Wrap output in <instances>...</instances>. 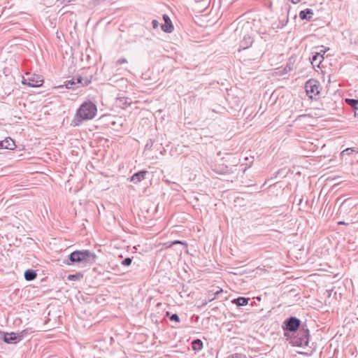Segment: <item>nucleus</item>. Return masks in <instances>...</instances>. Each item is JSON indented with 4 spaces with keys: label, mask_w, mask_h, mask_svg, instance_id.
Wrapping results in <instances>:
<instances>
[{
    "label": "nucleus",
    "mask_w": 358,
    "mask_h": 358,
    "mask_svg": "<svg viewBox=\"0 0 358 358\" xmlns=\"http://www.w3.org/2000/svg\"><path fill=\"white\" fill-rule=\"evenodd\" d=\"M249 299L243 296H239L232 301L238 307L245 306L248 303Z\"/></svg>",
    "instance_id": "6ab92c4d"
},
{
    "label": "nucleus",
    "mask_w": 358,
    "mask_h": 358,
    "mask_svg": "<svg viewBox=\"0 0 358 358\" xmlns=\"http://www.w3.org/2000/svg\"><path fill=\"white\" fill-rule=\"evenodd\" d=\"M125 63H127V61L126 59L124 58H122V59H118L117 62H116V64L117 65H121L122 64H125Z\"/></svg>",
    "instance_id": "72a5a7b5"
},
{
    "label": "nucleus",
    "mask_w": 358,
    "mask_h": 358,
    "mask_svg": "<svg viewBox=\"0 0 358 358\" xmlns=\"http://www.w3.org/2000/svg\"><path fill=\"white\" fill-rule=\"evenodd\" d=\"M285 336H288L289 333H293L289 343L294 346L303 347L308 345L309 330L306 325L301 326V321L294 316H290L285 319L282 324Z\"/></svg>",
    "instance_id": "f257e3e1"
},
{
    "label": "nucleus",
    "mask_w": 358,
    "mask_h": 358,
    "mask_svg": "<svg viewBox=\"0 0 358 358\" xmlns=\"http://www.w3.org/2000/svg\"><path fill=\"white\" fill-rule=\"evenodd\" d=\"M1 334H6V332L0 331V339L3 340V335Z\"/></svg>",
    "instance_id": "a18cd8bd"
},
{
    "label": "nucleus",
    "mask_w": 358,
    "mask_h": 358,
    "mask_svg": "<svg viewBox=\"0 0 358 358\" xmlns=\"http://www.w3.org/2000/svg\"><path fill=\"white\" fill-rule=\"evenodd\" d=\"M192 348L194 351H200L203 348V342L201 340L196 338L194 339L191 343Z\"/></svg>",
    "instance_id": "aec40b11"
},
{
    "label": "nucleus",
    "mask_w": 358,
    "mask_h": 358,
    "mask_svg": "<svg viewBox=\"0 0 358 358\" xmlns=\"http://www.w3.org/2000/svg\"><path fill=\"white\" fill-rule=\"evenodd\" d=\"M154 141L152 139H149L145 146V149L150 150L152 147Z\"/></svg>",
    "instance_id": "2f4dec72"
},
{
    "label": "nucleus",
    "mask_w": 358,
    "mask_h": 358,
    "mask_svg": "<svg viewBox=\"0 0 358 358\" xmlns=\"http://www.w3.org/2000/svg\"><path fill=\"white\" fill-rule=\"evenodd\" d=\"M222 289H220L219 290L216 291L213 295H215L216 296H218L219 294L222 293Z\"/></svg>",
    "instance_id": "c9c22d12"
},
{
    "label": "nucleus",
    "mask_w": 358,
    "mask_h": 358,
    "mask_svg": "<svg viewBox=\"0 0 358 358\" xmlns=\"http://www.w3.org/2000/svg\"><path fill=\"white\" fill-rule=\"evenodd\" d=\"M216 296L215 295H213V296H210V299H209V301H213L214 299H216Z\"/></svg>",
    "instance_id": "4c0bfd02"
},
{
    "label": "nucleus",
    "mask_w": 358,
    "mask_h": 358,
    "mask_svg": "<svg viewBox=\"0 0 358 358\" xmlns=\"http://www.w3.org/2000/svg\"><path fill=\"white\" fill-rule=\"evenodd\" d=\"M131 104V101L128 102L127 99L125 100L124 105L125 106H129Z\"/></svg>",
    "instance_id": "58836bf2"
},
{
    "label": "nucleus",
    "mask_w": 358,
    "mask_h": 358,
    "mask_svg": "<svg viewBox=\"0 0 358 358\" xmlns=\"http://www.w3.org/2000/svg\"><path fill=\"white\" fill-rule=\"evenodd\" d=\"M306 51H310V53L312 54L311 48H308V47L307 45H306Z\"/></svg>",
    "instance_id": "37998d69"
},
{
    "label": "nucleus",
    "mask_w": 358,
    "mask_h": 358,
    "mask_svg": "<svg viewBox=\"0 0 358 358\" xmlns=\"http://www.w3.org/2000/svg\"><path fill=\"white\" fill-rule=\"evenodd\" d=\"M29 333H30V331L28 329H24V330L20 331V333H16L17 336L18 338V341H22L24 338V336Z\"/></svg>",
    "instance_id": "a878e982"
},
{
    "label": "nucleus",
    "mask_w": 358,
    "mask_h": 358,
    "mask_svg": "<svg viewBox=\"0 0 358 358\" xmlns=\"http://www.w3.org/2000/svg\"><path fill=\"white\" fill-rule=\"evenodd\" d=\"M177 244L183 245H185V247H187V243L183 242V241H179V240H176V241H174L171 242V245H177Z\"/></svg>",
    "instance_id": "7c9ffc66"
},
{
    "label": "nucleus",
    "mask_w": 358,
    "mask_h": 358,
    "mask_svg": "<svg viewBox=\"0 0 358 358\" xmlns=\"http://www.w3.org/2000/svg\"><path fill=\"white\" fill-rule=\"evenodd\" d=\"M310 38H311V36H306V37L304 38V41H310Z\"/></svg>",
    "instance_id": "ea45409f"
},
{
    "label": "nucleus",
    "mask_w": 358,
    "mask_h": 358,
    "mask_svg": "<svg viewBox=\"0 0 358 358\" xmlns=\"http://www.w3.org/2000/svg\"><path fill=\"white\" fill-rule=\"evenodd\" d=\"M328 268H330V266L327 263H317V260L315 259V271H326Z\"/></svg>",
    "instance_id": "412c9836"
},
{
    "label": "nucleus",
    "mask_w": 358,
    "mask_h": 358,
    "mask_svg": "<svg viewBox=\"0 0 358 358\" xmlns=\"http://www.w3.org/2000/svg\"><path fill=\"white\" fill-rule=\"evenodd\" d=\"M320 29H322V27H320L319 28H317V29H315V31H319Z\"/></svg>",
    "instance_id": "8fccbe9b"
},
{
    "label": "nucleus",
    "mask_w": 358,
    "mask_h": 358,
    "mask_svg": "<svg viewBox=\"0 0 358 358\" xmlns=\"http://www.w3.org/2000/svg\"><path fill=\"white\" fill-rule=\"evenodd\" d=\"M96 113V105L90 100L85 101L76 110L73 122L76 126H78L84 121L92 120Z\"/></svg>",
    "instance_id": "f03ea898"
},
{
    "label": "nucleus",
    "mask_w": 358,
    "mask_h": 358,
    "mask_svg": "<svg viewBox=\"0 0 358 358\" xmlns=\"http://www.w3.org/2000/svg\"><path fill=\"white\" fill-rule=\"evenodd\" d=\"M37 277V273L33 269H27L24 273V278L27 281H32Z\"/></svg>",
    "instance_id": "f3484780"
},
{
    "label": "nucleus",
    "mask_w": 358,
    "mask_h": 358,
    "mask_svg": "<svg viewBox=\"0 0 358 358\" xmlns=\"http://www.w3.org/2000/svg\"><path fill=\"white\" fill-rule=\"evenodd\" d=\"M96 255L88 250H76L71 252L64 262L68 265L92 264L95 262Z\"/></svg>",
    "instance_id": "7ed1b4c3"
},
{
    "label": "nucleus",
    "mask_w": 358,
    "mask_h": 358,
    "mask_svg": "<svg viewBox=\"0 0 358 358\" xmlns=\"http://www.w3.org/2000/svg\"><path fill=\"white\" fill-rule=\"evenodd\" d=\"M345 101L352 108L355 116L358 117V99H345Z\"/></svg>",
    "instance_id": "4468645a"
},
{
    "label": "nucleus",
    "mask_w": 358,
    "mask_h": 358,
    "mask_svg": "<svg viewBox=\"0 0 358 358\" xmlns=\"http://www.w3.org/2000/svg\"><path fill=\"white\" fill-rule=\"evenodd\" d=\"M83 278V274L80 272L74 273V274H69L67 276V279L71 281H77L80 280Z\"/></svg>",
    "instance_id": "b1692460"
},
{
    "label": "nucleus",
    "mask_w": 358,
    "mask_h": 358,
    "mask_svg": "<svg viewBox=\"0 0 358 358\" xmlns=\"http://www.w3.org/2000/svg\"><path fill=\"white\" fill-rule=\"evenodd\" d=\"M227 358H245V356L242 354L235 353L231 355H229Z\"/></svg>",
    "instance_id": "c756f323"
},
{
    "label": "nucleus",
    "mask_w": 358,
    "mask_h": 358,
    "mask_svg": "<svg viewBox=\"0 0 358 358\" xmlns=\"http://www.w3.org/2000/svg\"><path fill=\"white\" fill-rule=\"evenodd\" d=\"M65 87L66 89L76 90L78 88L79 85L76 83V79L73 78L65 82Z\"/></svg>",
    "instance_id": "5701e85b"
},
{
    "label": "nucleus",
    "mask_w": 358,
    "mask_h": 358,
    "mask_svg": "<svg viewBox=\"0 0 358 358\" xmlns=\"http://www.w3.org/2000/svg\"><path fill=\"white\" fill-rule=\"evenodd\" d=\"M306 118H310L311 119V116L310 115V114H303V115H299V117H298V120L299 121H301V122H306Z\"/></svg>",
    "instance_id": "c85d7f7f"
},
{
    "label": "nucleus",
    "mask_w": 358,
    "mask_h": 358,
    "mask_svg": "<svg viewBox=\"0 0 358 358\" xmlns=\"http://www.w3.org/2000/svg\"><path fill=\"white\" fill-rule=\"evenodd\" d=\"M0 149H3V143L2 141H0Z\"/></svg>",
    "instance_id": "c03bdc74"
},
{
    "label": "nucleus",
    "mask_w": 358,
    "mask_h": 358,
    "mask_svg": "<svg viewBox=\"0 0 358 358\" xmlns=\"http://www.w3.org/2000/svg\"><path fill=\"white\" fill-rule=\"evenodd\" d=\"M308 59H309L310 64L313 66V55H312V56L310 55Z\"/></svg>",
    "instance_id": "e433bc0d"
},
{
    "label": "nucleus",
    "mask_w": 358,
    "mask_h": 358,
    "mask_svg": "<svg viewBox=\"0 0 358 358\" xmlns=\"http://www.w3.org/2000/svg\"><path fill=\"white\" fill-rule=\"evenodd\" d=\"M329 255V249L327 248H321L317 249L315 252V257L317 256L319 258L324 257V258Z\"/></svg>",
    "instance_id": "4be33fe9"
},
{
    "label": "nucleus",
    "mask_w": 358,
    "mask_h": 358,
    "mask_svg": "<svg viewBox=\"0 0 358 358\" xmlns=\"http://www.w3.org/2000/svg\"><path fill=\"white\" fill-rule=\"evenodd\" d=\"M350 199H345L341 205L340 208H339V212L340 213H341V212L343 210H347L348 208L350 207V206L351 205V203H350Z\"/></svg>",
    "instance_id": "393cba45"
},
{
    "label": "nucleus",
    "mask_w": 358,
    "mask_h": 358,
    "mask_svg": "<svg viewBox=\"0 0 358 358\" xmlns=\"http://www.w3.org/2000/svg\"><path fill=\"white\" fill-rule=\"evenodd\" d=\"M73 79H76L77 85H80L82 87H86L92 83V74H88L87 71H85L74 76Z\"/></svg>",
    "instance_id": "0eeeda50"
},
{
    "label": "nucleus",
    "mask_w": 358,
    "mask_h": 358,
    "mask_svg": "<svg viewBox=\"0 0 358 358\" xmlns=\"http://www.w3.org/2000/svg\"><path fill=\"white\" fill-rule=\"evenodd\" d=\"M313 15V11L310 8H306L299 12V17L301 20H310Z\"/></svg>",
    "instance_id": "2eb2a0df"
},
{
    "label": "nucleus",
    "mask_w": 358,
    "mask_h": 358,
    "mask_svg": "<svg viewBox=\"0 0 358 358\" xmlns=\"http://www.w3.org/2000/svg\"><path fill=\"white\" fill-rule=\"evenodd\" d=\"M338 224H345V222L343 221H340L338 222Z\"/></svg>",
    "instance_id": "de8ad7c7"
},
{
    "label": "nucleus",
    "mask_w": 358,
    "mask_h": 358,
    "mask_svg": "<svg viewBox=\"0 0 358 358\" xmlns=\"http://www.w3.org/2000/svg\"><path fill=\"white\" fill-rule=\"evenodd\" d=\"M170 320L176 323H179L180 322V317L176 313H173L170 315Z\"/></svg>",
    "instance_id": "cd10ccee"
},
{
    "label": "nucleus",
    "mask_w": 358,
    "mask_h": 358,
    "mask_svg": "<svg viewBox=\"0 0 358 358\" xmlns=\"http://www.w3.org/2000/svg\"><path fill=\"white\" fill-rule=\"evenodd\" d=\"M318 336H320V341H322V337H321V335H320V334H319Z\"/></svg>",
    "instance_id": "603ef678"
},
{
    "label": "nucleus",
    "mask_w": 358,
    "mask_h": 358,
    "mask_svg": "<svg viewBox=\"0 0 358 358\" xmlns=\"http://www.w3.org/2000/svg\"><path fill=\"white\" fill-rule=\"evenodd\" d=\"M208 303V301H205L202 303V305L201 306V307H204L205 306H206Z\"/></svg>",
    "instance_id": "49530a36"
},
{
    "label": "nucleus",
    "mask_w": 358,
    "mask_h": 358,
    "mask_svg": "<svg viewBox=\"0 0 358 358\" xmlns=\"http://www.w3.org/2000/svg\"><path fill=\"white\" fill-rule=\"evenodd\" d=\"M172 315V314H171L170 312H169V311H167V312L166 313V317H168L169 319H170V315Z\"/></svg>",
    "instance_id": "a19ab883"
},
{
    "label": "nucleus",
    "mask_w": 358,
    "mask_h": 358,
    "mask_svg": "<svg viewBox=\"0 0 358 358\" xmlns=\"http://www.w3.org/2000/svg\"><path fill=\"white\" fill-rule=\"evenodd\" d=\"M305 90L307 96L309 97L310 99H313V79H309L306 81L305 85Z\"/></svg>",
    "instance_id": "ddd939ff"
},
{
    "label": "nucleus",
    "mask_w": 358,
    "mask_h": 358,
    "mask_svg": "<svg viewBox=\"0 0 358 358\" xmlns=\"http://www.w3.org/2000/svg\"><path fill=\"white\" fill-rule=\"evenodd\" d=\"M152 24L154 28H157L158 27V22L156 20H153Z\"/></svg>",
    "instance_id": "f704fd0d"
},
{
    "label": "nucleus",
    "mask_w": 358,
    "mask_h": 358,
    "mask_svg": "<svg viewBox=\"0 0 358 358\" xmlns=\"http://www.w3.org/2000/svg\"><path fill=\"white\" fill-rule=\"evenodd\" d=\"M318 145L315 144V166L322 168L327 164V162H331L330 155H326V145L323 143L321 149L317 150Z\"/></svg>",
    "instance_id": "39448f33"
},
{
    "label": "nucleus",
    "mask_w": 358,
    "mask_h": 358,
    "mask_svg": "<svg viewBox=\"0 0 358 358\" xmlns=\"http://www.w3.org/2000/svg\"><path fill=\"white\" fill-rule=\"evenodd\" d=\"M329 358H331V357H329Z\"/></svg>",
    "instance_id": "5fc2aeb1"
},
{
    "label": "nucleus",
    "mask_w": 358,
    "mask_h": 358,
    "mask_svg": "<svg viewBox=\"0 0 358 358\" xmlns=\"http://www.w3.org/2000/svg\"><path fill=\"white\" fill-rule=\"evenodd\" d=\"M301 0H291L292 3L296 4L297 3H299Z\"/></svg>",
    "instance_id": "79ce46f5"
},
{
    "label": "nucleus",
    "mask_w": 358,
    "mask_h": 358,
    "mask_svg": "<svg viewBox=\"0 0 358 358\" xmlns=\"http://www.w3.org/2000/svg\"><path fill=\"white\" fill-rule=\"evenodd\" d=\"M316 72L317 73V74H318V75H320V72H318L317 71H316V70L315 69V73Z\"/></svg>",
    "instance_id": "3c124183"
},
{
    "label": "nucleus",
    "mask_w": 358,
    "mask_h": 358,
    "mask_svg": "<svg viewBox=\"0 0 358 358\" xmlns=\"http://www.w3.org/2000/svg\"><path fill=\"white\" fill-rule=\"evenodd\" d=\"M1 335H3V341L6 343H17L20 342L15 332H6V334H1Z\"/></svg>",
    "instance_id": "f8f14e48"
},
{
    "label": "nucleus",
    "mask_w": 358,
    "mask_h": 358,
    "mask_svg": "<svg viewBox=\"0 0 358 358\" xmlns=\"http://www.w3.org/2000/svg\"><path fill=\"white\" fill-rule=\"evenodd\" d=\"M319 85L320 83L315 80V90H316L315 93V117L317 116V117L324 116L325 112H329L334 105V103L329 96H323L322 99L315 97L316 95L320 94V91L317 90Z\"/></svg>",
    "instance_id": "20e7f679"
},
{
    "label": "nucleus",
    "mask_w": 358,
    "mask_h": 358,
    "mask_svg": "<svg viewBox=\"0 0 358 358\" xmlns=\"http://www.w3.org/2000/svg\"><path fill=\"white\" fill-rule=\"evenodd\" d=\"M323 45H315V62L319 60L317 66L320 68V65L322 61L324 59V55L329 50V48L323 49Z\"/></svg>",
    "instance_id": "6e6552de"
},
{
    "label": "nucleus",
    "mask_w": 358,
    "mask_h": 358,
    "mask_svg": "<svg viewBox=\"0 0 358 358\" xmlns=\"http://www.w3.org/2000/svg\"><path fill=\"white\" fill-rule=\"evenodd\" d=\"M22 83L31 87H37L43 85V79L39 75L27 73L26 77H23Z\"/></svg>",
    "instance_id": "423d86ee"
},
{
    "label": "nucleus",
    "mask_w": 358,
    "mask_h": 358,
    "mask_svg": "<svg viewBox=\"0 0 358 358\" xmlns=\"http://www.w3.org/2000/svg\"><path fill=\"white\" fill-rule=\"evenodd\" d=\"M148 173V171L141 170L139 171L132 175L130 178V181L133 182L134 184H137L141 182L145 178V176Z\"/></svg>",
    "instance_id": "1a4fd4ad"
},
{
    "label": "nucleus",
    "mask_w": 358,
    "mask_h": 358,
    "mask_svg": "<svg viewBox=\"0 0 358 358\" xmlns=\"http://www.w3.org/2000/svg\"><path fill=\"white\" fill-rule=\"evenodd\" d=\"M3 149L14 150L16 148L14 141L10 137H7L2 141Z\"/></svg>",
    "instance_id": "a211bd4d"
},
{
    "label": "nucleus",
    "mask_w": 358,
    "mask_h": 358,
    "mask_svg": "<svg viewBox=\"0 0 358 358\" xmlns=\"http://www.w3.org/2000/svg\"><path fill=\"white\" fill-rule=\"evenodd\" d=\"M164 23L161 25L162 29L166 33H171L173 30V25L167 15H163Z\"/></svg>",
    "instance_id": "9b49d317"
},
{
    "label": "nucleus",
    "mask_w": 358,
    "mask_h": 358,
    "mask_svg": "<svg viewBox=\"0 0 358 358\" xmlns=\"http://www.w3.org/2000/svg\"><path fill=\"white\" fill-rule=\"evenodd\" d=\"M253 39L251 36L245 35L241 41L240 47L243 49H247L252 45Z\"/></svg>",
    "instance_id": "dca6fc26"
},
{
    "label": "nucleus",
    "mask_w": 358,
    "mask_h": 358,
    "mask_svg": "<svg viewBox=\"0 0 358 358\" xmlns=\"http://www.w3.org/2000/svg\"><path fill=\"white\" fill-rule=\"evenodd\" d=\"M296 56H294V55L291 56L289 58L286 66L280 71V75H284V74L292 71L294 68V64L296 63Z\"/></svg>",
    "instance_id": "9d476101"
},
{
    "label": "nucleus",
    "mask_w": 358,
    "mask_h": 358,
    "mask_svg": "<svg viewBox=\"0 0 358 358\" xmlns=\"http://www.w3.org/2000/svg\"><path fill=\"white\" fill-rule=\"evenodd\" d=\"M327 206H328V204H327V206H325V208H324V210L323 211L322 215H324V213L326 211V209L327 208Z\"/></svg>",
    "instance_id": "09e8293b"
},
{
    "label": "nucleus",
    "mask_w": 358,
    "mask_h": 358,
    "mask_svg": "<svg viewBox=\"0 0 358 358\" xmlns=\"http://www.w3.org/2000/svg\"><path fill=\"white\" fill-rule=\"evenodd\" d=\"M131 262H132V258L126 257L121 262V264L124 266H129L131 265Z\"/></svg>",
    "instance_id": "bb28decb"
},
{
    "label": "nucleus",
    "mask_w": 358,
    "mask_h": 358,
    "mask_svg": "<svg viewBox=\"0 0 358 358\" xmlns=\"http://www.w3.org/2000/svg\"><path fill=\"white\" fill-rule=\"evenodd\" d=\"M76 0H69V1H76Z\"/></svg>",
    "instance_id": "864d4df0"
},
{
    "label": "nucleus",
    "mask_w": 358,
    "mask_h": 358,
    "mask_svg": "<svg viewBox=\"0 0 358 358\" xmlns=\"http://www.w3.org/2000/svg\"><path fill=\"white\" fill-rule=\"evenodd\" d=\"M353 151L354 150L352 148H347L341 152V155H350Z\"/></svg>",
    "instance_id": "473e14b6"
}]
</instances>
